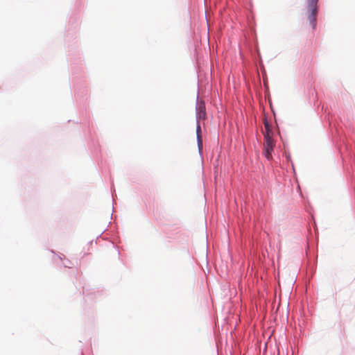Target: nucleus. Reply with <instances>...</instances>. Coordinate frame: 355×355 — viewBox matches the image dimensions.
I'll use <instances>...</instances> for the list:
<instances>
[{
  "mask_svg": "<svg viewBox=\"0 0 355 355\" xmlns=\"http://www.w3.org/2000/svg\"><path fill=\"white\" fill-rule=\"evenodd\" d=\"M264 131L263 132L264 137V142L263 146V154L265 157L270 160L272 158V153L275 146V141L273 139V132L271 126L267 119L263 120Z\"/></svg>",
  "mask_w": 355,
  "mask_h": 355,
  "instance_id": "nucleus-1",
  "label": "nucleus"
},
{
  "mask_svg": "<svg viewBox=\"0 0 355 355\" xmlns=\"http://www.w3.org/2000/svg\"><path fill=\"white\" fill-rule=\"evenodd\" d=\"M318 2V0H306L305 15L312 30L315 29L317 24Z\"/></svg>",
  "mask_w": 355,
  "mask_h": 355,
  "instance_id": "nucleus-2",
  "label": "nucleus"
},
{
  "mask_svg": "<svg viewBox=\"0 0 355 355\" xmlns=\"http://www.w3.org/2000/svg\"><path fill=\"white\" fill-rule=\"evenodd\" d=\"M197 117L198 119H205L206 117L205 106L202 103L198 105Z\"/></svg>",
  "mask_w": 355,
  "mask_h": 355,
  "instance_id": "nucleus-3",
  "label": "nucleus"
},
{
  "mask_svg": "<svg viewBox=\"0 0 355 355\" xmlns=\"http://www.w3.org/2000/svg\"><path fill=\"white\" fill-rule=\"evenodd\" d=\"M196 132H197V137H198V148H199V149H201L202 147V140L201 136L200 135V126L199 124L197 125Z\"/></svg>",
  "mask_w": 355,
  "mask_h": 355,
  "instance_id": "nucleus-4",
  "label": "nucleus"
}]
</instances>
